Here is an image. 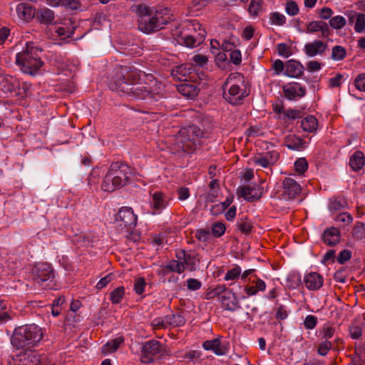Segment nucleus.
<instances>
[{"label": "nucleus", "instance_id": "nucleus-1", "mask_svg": "<svg viewBox=\"0 0 365 365\" xmlns=\"http://www.w3.org/2000/svg\"><path fill=\"white\" fill-rule=\"evenodd\" d=\"M111 88L136 99H157L163 96L161 83L152 74H146L131 66L120 68V75Z\"/></svg>", "mask_w": 365, "mask_h": 365}, {"label": "nucleus", "instance_id": "nucleus-2", "mask_svg": "<svg viewBox=\"0 0 365 365\" xmlns=\"http://www.w3.org/2000/svg\"><path fill=\"white\" fill-rule=\"evenodd\" d=\"M131 9L139 17V30L146 34L162 29L171 19L168 8H160L153 12L145 5L138 4L132 6Z\"/></svg>", "mask_w": 365, "mask_h": 365}, {"label": "nucleus", "instance_id": "nucleus-3", "mask_svg": "<svg viewBox=\"0 0 365 365\" xmlns=\"http://www.w3.org/2000/svg\"><path fill=\"white\" fill-rule=\"evenodd\" d=\"M42 50L32 41H27L26 47L16 55V63L20 70L31 76L39 73L43 65L40 53Z\"/></svg>", "mask_w": 365, "mask_h": 365}, {"label": "nucleus", "instance_id": "nucleus-4", "mask_svg": "<svg viewBox=\"0 0 365 365\" xmlns=\"http://www.w3.org/2000/svg\"><path fill=\"white\" fill-rule=\"evenodd\" d=\"M132 169L122 162L113 163L103 177L101 189L106 192H113L126 185L130 180Z\"/></svg>", "mask_w": 365, "mask_h": 365}, {"label": "nucleus", "instance_id": "nucleus-5", "mask_svg": "<svg viewBox=\"0 0 365 365\" xmlns=\"http://www.w3.org/2000/svg\"><path fill=\"white\" fill-rule=\"evenodd\" d=\"M43 337L41 329L36 324L24 325L14 330L11 343L18 348L35 346Z\"/></svg>", "mask_w": 365, "mask_h": 365}, {"label": "nucleus", "instance_id": "nucleus-6", "mask_svg": "<svg viewBox=\"0 0 365 365\" xmlns=\"http://www.w3.org/2000/svg\"><path fill=\"white\" fill-rule=\"evenodd\" d=\"M244 77L239 73L229 75L222 86L223 97L231 104H238L245 96V91L242 88Z\"/></svg>", "mask_w": 365, "mask_h": 365}, {"label": "nucleus", "instance_id": "nucleus-7", "mask_svg": "<svg viewBox=\"0 0 365 365\" xmlns=\"http://www.w3.org/2000/svg\"><path fill=\"white\" fill-rule=\"evenodd\" d=\"M34 286L38 289H53L55 274L51 265L46 262L36 264L32 269Z\"/></svg>", "mask_w": 365, "mask_h": 365}, {"label": "nucleus", "instance_id": "nucleus-8", "mask_svg": "<svg viewBox=\"0 0 365 365\" xmlns=\"http://www.w3.org/2000/svg\"><path fill=\"white\" fill-rule=\"evenodd\" d=\"M175 258L176 259L171 260L166 265V268L171 272L181 274L185 270H195L198 260L194 252H186L183 250H177Z\"/></svg>", "mask_w": 365, "mask_h": 365}, {"label": "nucleus", "instance_id": "nucleus-9", "mask_svg": "<svg viewBox=\"0 0 365 365\" xmlns=\"http://www.w3.org/2000/svg\"><path fill=\"white\" fill-rule=\"evenodd\" d=\"M164 352V346L157 340L144 342L141 346L140 361L144 364H150L159 359Z\"/></svg>", "mask_w": 365, "mask_h": 365}, {"label": "nucleus", "instance_id": "nucleus-10", "mask_svg": "<svg viewBox=\"0 0 365 365\" xmlns=\"http://www.w3.org/2000/svg\"><path fill=\"white\" fill-rule=\"evenodd\" d=\"M171 201V197L160 191L150 193V206L152 215H160Z\"/></svg>", "mask_w": 365, "mask_h": 365}, {"label": "nucleus", "instance_id": "nucleus-11", "mask_svg": "<svg viewBox=\"0 0 365 365\" xmlns=\"http://www.w3.org/2000/svg\"><path fill=\"white\" fill-rule=\"evenodd\" d=\"M137 215L134 213L133 209L129 207H123L118 211L116 221L118 226L121 229L130 230L137 224Z\"/></svg>", "mask_w": 365, "mask_h": 365}, {"label": "nucleus", "instance_id": "nucleus-12", "mask_svg": "<svg viewBox=\"0 0 365 365\" xmlns=\"http://www.w3.org/2000/svg\"><path fill=\"white\" fill-rule=\"evenodd\" d=\"M220 294V299L222 307L227 310L235 311L238 307V302L231 291L225 290L222 287H218L209 293L210 295Z\"/></svg>", "mask_w": 365, "mask_h": 365}, {"label": "nucleus", "instance_id": "nucleus-13", "mask_svg": "<svg viewBox=\"0 0 365 365\" xmlns=\"http://www.w3.org/2000/svg\"><path fill=\"white\" fill-rule=\"evenodd\" d=\"M279 158V153L276 150L267 152L264 154H259L251 159L252 164L255 166L268 168L276 163Z\"/></svg>", "mask_w": 365, "mask_h": 365}, {"label": "nucleus", "instance_id": "nucleus-14", "mask_svg": "<svg viewBox=\"0 0 365 365\" xmlns=\"http://www.w3.org/2000/svg\"><path fill=\"white\" fill-rule=\"evenodd\" d=\"M297 31L307 34L320 32L322 37H328L330 34L328 24L322 21H312L307 24L305 29L297 28Z\"/></svg>", "mask_w": 365, "mask_h": 365}, {"label": "nucleus", "instance_id": "nucleus-15", "mask_svg": "<svg viewBox=\"0 0 365 365\" xmlns=\"http://www.w3.org/2000/svg\"><path fill=\"white\" fill-rule=\"evenodd\" d=\"M284 96L291 101L297 100L305 96L306 89L297 82H292L282 88Z\"/></svg>", "mask_w": 365, "mask_h": 365}, {"label": "nucleus", "instance_id": "nucleus-16", "mask_svg": "<svg viewBox=\"0 0 365 365\" xmlns=\"http://www.w3.org/2000/svg\"><path fill=\"white\" fill-rule=\"evenodd\" d=\"M302 188L294 179L286 178L283 180L282 197L284 200H292L295 198L300 192Z\"/></svg>", "mask_w": 365, "mask_h": 365}, {"label": "nucleus", "instance_id": "nucleus-17", "mask_svg": "<svg viewBox=\"0 0 365 365\" xmlns=\"http://www.w3.org/2000/svg\"><path fill=\"white\" fill-rule=\"evenodd\" d=\"M206 31H200L197 34H181L178 41L180 43L188 47L194 48L200 45L205 40Z\"/></svg>", "mask_w": 365, "mask_h": 365}, {"label": "nucleus", "instance_id": "nucleus-18", "mask_svg": "<svg viewBox=\"0 0 365 365\" xmlns=\"http://www.w3.org/2000/svg\"><path fill=\"white\" fill-rule=\"evenodd\" d=\"M17 365H38L39 356L33 351H21L14 359Z\"/></svg>", "mask_w": 365, "mask_h": 365}, {"label": "nucleus", "instance_id": "nucleus-19", "mask_svg": "<svg viewBox=\"0 0 365 365\" xmlns=\"http://www.w3.org/2000/svg\"><path fill=\"white\" fill-rule=\"evenodd\" d=\"M305 287L309 290H318L324 284L323 277L315 272H311L305 274L303 279Z\"/></svg>", "mask_w": 365, "mask_h": 365}, {"label": "nucleus", "instance_id": "nucleus-20", "mask_svg": "<svg viewBox=\"0 0 365 365\" xmlns=\"http://www.w3.org/2000/svg\"><path fill=\"white\" fill-rule=\"evenodd\" d=\"M240 195L246 200L254 201L259 199L263 193V189L256 184L243 186L240 188Z\"/></svg>", "mask_w": 365, "mask_h": 365}, {"label": "nucleus", "instance_id": "nucleus-21", "mask_svg": "<svg viewBox=\"0 0 365 365\" xmlns=\"http://www.w3.org/2000/svg\"><path fill=\"white\" fill-rule=\"evenodd\" d=\"M76 28L75 23L71 19H65L63 23L56 26V32L63 38H71Z\"/></svg>", "mask_w": 365, "mask_h": 365}, {"label": "nucleus", "instance_id": "nucleus-22", "mask_svg": "<svg viewBox=\"0 0 365 365\" xmlns=\"http://www.w3.org/2000/svg\"><path fill=\"white\" fill-rule=\"evenodd\" d=\"M327 48V43L320 40H315L304 45V53L309 57L322 55Z\"/></svg>", "mask_w": 365, "mask_h": 365}, {"label": "nucleus", "instance_id": "nucleus-23", "mask_svg": "<svg viewBox=\"0 0 365 365\" xmlns=\"http://www.w3.org/2000/svg\"><path fill=\"white\" fill-rule=\"evenodd\" d=\"M202 347L207 351H212L216 355H225L228 351V348L222 344L219 338L207 340L203 342Z\"/></svg>", "mask_w": 365, "mask_h": 365}, {"label": "nucleus", "instance_id": "nucleus-24", "mask_svg": "<svg viewBox=\"0 0 365 365\" xmlns=\"http://www.w3.org/2000/svg\"><path fill=\"white\" fill-rule=\"evenodd\" d=\"M340 237L341 234L339 230L334 227L326 229L322 235L323 242L328 246H334L338 244Z\"/></svg>", "mask_w": 365, "mask_h": 365}, {"label": "nucleus", "instance_id": "nucleus-25", "mask_svg": "<svg viewBox=\"0 0 365 365\" xmlns=\"http://www.w3.org/2000/svg\"><path fill=\"white\" fill-rule=\"evenodd\" d=\"M254 279L252 280L251 277L248 279L249 282L254 284V285H246L245 287V292L248 296H253L259 292H263L266 289V283L256 275H254Z\"/></svg>", "mask_w": 365, "mask_h": 365}, {"label": "nucleus", "instance_id": "nucleus-26", "mask_svg": "<svg viewBox=\"0 0 365 365\" xmlns=\"http://www.w3.org/2000/svg\"><path fill=\"white\" fill-rule=\"evenodd\" d=\"M179 93L187 98L193 99L199 93L198 87L192 83H184L177 86Z\"/></svg>", "mask_w": 365, "mask_h": 365}, {"label": "nucleus", "instance_id": "nucleus-27", "mask_svg": "<svg viewBox=\"0 0 365 365\" xmlns=\"http://www.w3.org/2000/svg\"><path fill=\"white\" fill-rule=\"evenodd\" d=\"M303 66L298 61L290 60L285 64L284 74L289 77L298 78L303 73Z\"/></svg>", "mask_w": 365, "mask_h": 365}, {"label": "nucleus", "instance_id": "nucleus-28", "mask_svg": "<svg viewBox=\"0 0 365 365\" xmlns=\"http://www.w3.org/2000/svg\"><path fill=\"white\" fill-rule=\"evenodd\" d=\"M16 13L19 19L29 21L35 16V9L31 4L21 3L16 6Z\"/></svg>", "mask_w": 365, "mask_h": 365}, {"label": "nucleus", "instance_id": "nucleus-29", "mask_svg": "<svg viewBox=\"0 0 365 365\" xmlns=\"http://www.w3.org/2000/svg\"><path fill=\"white\" fill-rule=\"evenodd\" d=\"M0 86L5 93H12L19 86V82L10 75H4L0 76Z\"/></svg>", "mask_w": 365, "mask_h": 365}, {"label": "nucleus", "instance_id": "nucleus-30", "mask_svg": "<svg viewBox=\"0 0 365 365\" xmlns=\"http://www.w3.org/2000/svg\"><path fill=\"white\" fill-rule=\"evenodd\" d=\"M189 130L186 128H182L179 130L176 137L177 145L179 150H182L185 152H190L192 150V143L190 138H186Z\"/></svg>", "mask_w": 365, "mask_h": 365}, {"label": "nucleus", "instance_id": "nucleus-31", "mask_svg": "<svg viewBox=\"0 0 365 365\" xmlns=\"http://www.w3.org/2000/svg\"><path fill=\"white\" fill-rule=\"evenodd\" d=\"M193 70L192 65L188 63L182 64L173 69L172 75L174 78L180 81H186L187 78L191 74Z\"/></svg>", "mask_w": 365, "mask_h": 365}, {"label": "nucleus", "instance_id": "nucleus-32", "mask_svg": "<svg viewBox=\"0 0 365 365\" xmlns=\"http://www.w3.org/2000/svg\"><path fill=\"white\" fill-rule=\"evenodd\" d=\"M365 165V156L362 151L354 152L349 160V165L354 171L361 170Z\"/></svg>", "mask_w": 365, "mask_h": 365}, {"label": "nucleus", "instance_id": "nucleus-33", "mask_svg": "<svg viewBox=\"0 0 365 365\" xmlns=\"http://www.w3.org/2000/svg\"><path fill=\"white\" fill-rule=\"evenodd\" d=\"M124 342V338L123 336H118L112 340L108 341L102 347V352L104 354H108L115 352Z\"/></svg>", "mask_w": 365, "mask_h": 365}, {"label": "nucleus", "instance_id": "nucleus-34", "mask_svg": "<svg viewBox=\"0 0 365 365\" xmlns=\"http://www.w3.org/2000/svg\"><path fill=\"white\" fill-rule=\"evenodd\" d=\"M287 146L292 150H300L304 148L303 140L295 135H289L286 138Z\"/></svg>", "mask_w": 365, "mask_h": 365}, {"label": "nucleus", "instance_id": "nucleus-35", "mask_svg": "<svg viewBox=\"0 0 365 365\" xmlns=\"http://www.w3.org/2000/svg\"><path fill=\"white\" fill-rule=\"evenodd\" d=\"M268 20L271 26H284L287 23L286 16L279 11L270 12L268 16Z\"/></svg>", "mask_w": 365, "mask_h": 365}, {"label": "nucleus", "instance_id": "nucleus-36", "mask_svg": "<svg viewBox=\"0 0 365 365\" xmlns=\"http://www.w3.org/2000/svg\"><path fill=\"white\" fill-rule=\"evenodd\" d=\"M301 126L304 131L314 132L317 128V120L313 115H308L302 120Z\"/></svg>", "mask_w": 365, "mask_h": 365}, {"label": "nucleus", "instance_id": "nucleus-37", "mask_svg": "<svg viewBox=\"0 0 365 365\" xmlns=\"http://www.w3.org/2000/svg\"><path fill=\"white\" fill-rule=\"evenodd\" d=\"M166 320L168 321V328L182 327L186 322L185 317L180 314L167 315Z\"/></svg>", "mask_w": 365, "mask_h": 365}, {"label": "nucleus", "instance_id": "nucleus-38", "mask_svg": "<svg viewBox=\"0 0 365 365\" xmlns=\"http://www.w3.org/2000/svg\"><path fill=\"white\" fill-rule=\"evenodd\" d=\"M346 24V19L345 17L336 15L332 16L329 21L328 26L335 30H339L343 29Z\"/></svg>", "mask_w": 365, "mask_h": 365}, {"label": "nucleus", "instance_id": "nucleus-39", "mask_svg": "<svg viewBox=\"0 0 365 365\" xmlns=\"http://www.w3.org/2000/svg\"><path fill=\"white\" fill-rule=\"evenodd\" d=\"M351 234L353 237L356 240L365 239V223L361 222H356Z\"/></svg>", "mask_w": 365, "mask_h": 365}, {"label": "nucleus", "instance_id": "nucleus-40", "mask_svg": "<svg viewBox=\"0 0 365 365\" xmlns=\"http://www.w3.org/2000/svg\"><path fill=\"white\" fill-rule=\"evenodd\" d=\"M263 0H252L248 7L250 16L256 17L259 15L262 9Z\"/></svg>", "mask_w": 365, "mask_h": 365}, {"label": "nucleus", "instance_id": "nucleus-41", "mask_svg": "<svg viewBox=\"0 0 365 365\" xmlns=\"http://www.w3.org/2000/svg\"><path fill=\"white\" fill-rule=\"evenodd\" d=\"M125 295V288L118 287L112 291L110 294V299L113 304H119L121 302Z\"/></svg>", "mask_w": 365, "mask_h": 365}, {"label": "nucleus", "instance_id": "nucleus-42", "mask_svg": "<svg viewBox=\"0 0 365 365\" xmlns=\"http://www.w3.org/2000/svg\"><path fill=\"white\" fill-rule=\"evenodd\" d=\"M239 43V39L235 36H231L228 39H224L221 43V49L224 51H231Z\"/></svg>", "mask_w": 365, "mask_h": 365}, {"label": "nucleus", "instance_id": "nucleus-43", "mask_svg": "<svg viewBox=\"0 0 365 365\" xmlns=\"http://www.w3.org/2000/svg\"><path fill=\"white\" fill-rule=\"evenodd\" d=\"M286 14L290 16H295L299 12V8L297 4L293 0H287L284 5Z\"/></svg>", "mask_w": 365, "mask_h": 365}, {"label": "nucleus", "instance_id": "nucleus-44", "mask_svg": "<svg viewBox=\"0 0 365 365\" xmlns=\"http://www.w3.org/2000/svg\"><path fill=\"white\" fill-rule=\"evenodd\" d=\"M346 50L341 46H335L332 48L331 58L334 61H341L346 56Z\"/></svg>", "mask_w": 365, "mask_h": 365}, {"label": "nucleus", "instance_id": "nucleus-45", "mask_svg": "<svg viewBox=\"0 0 365 365\" xmlns=\"http://www.w3.org/2000/svg\"><path fill=\"white\" fill-rule=\"evenodd\" d=\"M242 269L239 265H235L233 268L229 269L225 275L224 279L227 281L234 280L241 276Z\"/></svg>", "mask_w": 365, "mask_h": 365}, {"label": "nucleus", "instance_id": "nucleus-46", "mask_svg": "<svg viewBox=\"0 0 365 365\" xmlns=\"http://www.w3.org/2000/svg\"><path fill=\"white\" fill-rule=\"evenodd\" d=\"M354 30L356 33L365 32V14L363 13L358 14L356 24L354 25Z\"/></svg>", "mask_w": 365, "mask_h": 365}, {"label": "nucleus", "instance_id": "nucleus-47", "mask_svg": "<svg viewBox=\"0 0 365 365\" xmlns=\"http://www.w3.org/2000/svg\"><path fill=\"white\" fill-rule=\"evenodd\" d=\"M167 315L163 317L155 318L151 323L154 329H167L168 328Z\"/></svg>", "mask_w": 365, "mask_h": 365}, {"label": "nucleus", "instance_id": "nucleus-48", "mask_svg": "<svg viewBox=\"0 0 365 365\" xmlns=\"http://www.w3.org/2000/svg\"><path fill=\"white\" fill-rule=\"evenodd\" d=\"M185 24V26L188 31H194V34H197V33H200V31H205L202 28V25L197 20L187 21Z\"/></svg>", "mask_w": 365, "mask_h": 365}, {"label": "nucleus", "instance_id": "nucleus-49", "mask_svg": "<svg viewBox=\"0 0 365 365\" xmlns=\"http://www.w3.org/2000/svg\"><path fill=\"white\" fill-rule=\"evenodd\" d=\"M237 225L239 230L245 234L250 233L252 229V224L251 221L247 219H241L238 222Z\"/></svg>", "mask_w": 365, "mask_h": 365}, {"label": "nucleus", "instance_id": "nucleus-50", "mask_svg": "<svg viewBox=\"0 0 365 365\" xmlns=\"http://www.w3.org/2000/svg\"><path fill=\"white\" fill-rule=\"evenodd\" d=\"M331 347L332 344L329 340H324L319 344L317 353L321 356H326Z\"/></svg>", "mask_w": 365, "mask_h": 365}, {"label": "nucleus", "instance_id": "nucleus-51", "mask_svg": "<svg viewBox=\"0 0 365 365\" xmlns=\"http://www.w3.org/2000/svg\"><path fill=\"white\" fill-rule=\"evenodd\" d=\"M349 335L353 339H358L362 335V328L359 324H352L349 329Z\"/></svg>", "mask_w": 365, "mask_h": 365}, {"label": "nucleus", "instance_id": "nucleus-52", "mask_svg": "<svg viewBox=\"0 0 365 365\" xmlns=\"http://www.w3.org/2000/svg\"><path fill=\"white\" fill-rule=\"evenodd\" d=\"M294 168L299 174H303L308 168V163L305 158L297 159L294 163Z\"/></svg>", "mask_w": 365, "mask_h": 365}, {"label": "nucleus", "instance_id": "nucleus-53", "mask_svg": "<svg viewBox=\"0 0 365 365\" xmlns=\"http://www.w3.org/2000/svg\"><path fill=\"white\" fill-rule=\"evenodd\" d=\"M317 14L320 19L327 20L332 17L334 11L331 8L324 6L319 9Z\"/></svg>", "mask_w": 365, "mask_h": 365}, {"label": "nucleus", "instance_id": "nucleus-54", "mask_svg": "<svg viewBox=\"0 0 365 365\" xmlns=\"http://www.w3.org/2000/svg\"><path fill=\"white\" fill-rule=\"evenodd\" d=\"M352 361L354 365H365V350L357 351Z\"/></svg>", "mask_w": 365, "mask_h": 365}, {"label": "nucleus", "instance_id": "nucleus-55", "mask_svg": "<svg viewBox=\"0 0 365 365\" xmlns=\"http://www.w3.org/2000/svg\"><path fill=\"white\" fill-rule=\"evenodd\" d=\"M335 220L338 222H343L345 224H350L353 221L352 216L348 212L339 213L336 217Z\"/></svg>", "mask_w": 365, "mask_h": 365}, {"label": "nucleus", "instance_id": "nucleus-56", "mask_svg": "<svg viewBox=\"0 0 365 365\" xmlns=\"http://www.w3.org/2000/svg\"><path fill=\"white\" fill-rule=\"evenodd\" d=\"M225 231V226L222 222H217L213 225L212 227V235L215 237L222 236Z\"/></svg>", "mask_w": 365, "mask_h": 365}, {"label": "nucleus", "instance_id": "nucleus-57", "mask_svg": "<svg viewBox=\"0 0 365 365\" xmlns=\"http://www.w3.org/2000/svg\"><path fill=\"white\" fill-rule=\"evenodd\" d=\"M145 287V282L143 278L140 277L135 280L134 290L136 294H141L144 292Z\"/></svg>", "mask_w": 365, "mask_h": 365}, {"label": "nucleus", "instance_id": "nucleus-58", "mask_svg": "<svg viewBox=\"0 0 365 365\" xmlns=\"http://www.w3.org/2000/svg\"><path fill=\"white\" fill-rule=\"evenodd\" d=\"M186 282L187 289L192 291L198 290L202 287L201 282L194 278L188 279Z\"/></svg>", "mask_w": 365, "mask_h": 365}, {"label": "nucleus", "instance_id": "nucleus-59", "mask_svg": "<svg viewBox=\"0 0 365 365\" xmlns=\"http://www.w3.org/2000/svg\"><path fill=\"white\" fill-rule=\"evenodd\" d=\"M351 257V252L349 250H344L340 252L339 256L337 257V262L340 264H344L346 261H348Z\"/></svg>", "mask_w": 365, "mask_h": 365}, {"label": "nucleus", "instance_id": "nucleus-60", "mask_svg": "<svg viewBox=\"0 0 365 365\" xmlns=\"http://www.w3.org/2000/svg\"><path fill=\"white\" fill-rule=\"evenodd\" d=\"M356 88L360 91H365V73L359 74L354 81Z\"/></svg>", "mask_w": 365, "mask_h": 365}, {"label": "nucleus", "instance_id": "nucleus-61", "mask_svg": "<svg viewBox=\"0 0 365 365\" xmlns=\"http://www.w3.org/2000/svg\"><path fill=\"white\" fill-rule=\"evenodd\" d=\"M304 325L306 329H312L317 325V318L313 315H308L306 317Z\"/></svg>", "mask_w": 365, "mask_h": 365}, {"label": "nucleus", "instance_id": "nucleus-62", "mask_svg": "<svg viewBox=\"0 0 365 365\" xmlns=\"http://www.w3.org/2000/svg\"><path fill=\"white\" fill-rule=\"evenodd\" d=\"M192 61L196 65L199 66H205L207 62V57L205 55L197 54L195 55L192 58Z\"/></svg>", "mask_w": 365, "mask_h": 365}, {"label": "nucleus", "instance_id": "nucleus-63", "mask_svg": "<svg viewBox=\"0 0 365 365\" xmlns=\"http://www.w3.org/2000/svg\"><path fill=\"white\" fill-rule=\"evenodd\" d=\"M230 58L234 64H240L242 61V56L240 51L237 49H233L232 51H230Z\"/></svg>", "mask_w": 365, "mask_h": 365}, {"label": "nucleus", "instance_id": "nucleus-64", "mask_svg": "<svg viewBox=\"0 0 365 365\" xmlns=\"http://www.w3.org/2000/svg\"><path fill=\"white\" fill-rule=\"evenodd\" d=\"M335 332V329L330 325H324L322 330L323 339L328 340L331 339Z\"/></svg>", "mask_w": 365, "mask_h": 365}]
</instances>
